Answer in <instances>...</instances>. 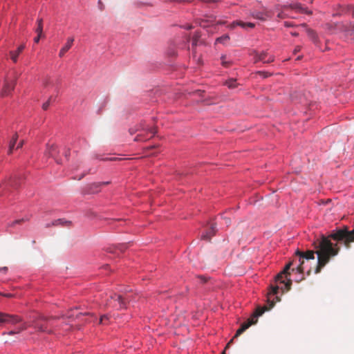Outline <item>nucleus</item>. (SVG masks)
Wrapping results in <instances>:
<instances>
[{
	"label": "nucleus",
	"mask_w": 354,
	"mask_h": 354,
	"mask_svg": "<svg viewBox=\"0 0 354 354\" xmlns=\"http://www.w3.org/2000/svg\"><path fill=\"white\" fill-rule=\"evenodd\" d=\"M354 242V229L349 230L346 225L332 230L327 236L322 235L321 238L315 243L317 250H308L306 252L297 250L295 254L299 257V264L297 267L299 272H304V259H314L315 253L317 255V264L315 270L316 274L329 262L330 259L338 254L340 245L346 248H351V243Z\"/></svg>",
	"instance_id": "nucleus-1"
},
{
	"label": "nucleus",
	"mask_w": 354,
	"mask_h": 354,
	"mask_svg": "<svg viewBox=\"0 0 354 354\" xmlns=\"http://www.w3.org/2000/svg\"><path fill=\"white\" fill-rule=\"evenodd\" d=\"M278 291L279 286H270V291L268 293L267 296L268 306H264L263 307L259 306L256 309L255 313L248 320V322H244L241 324V327L237 330L234 337L227 344L225 349L229 348L230 344L233 342L234 338H236L239 335H241L251 325L256 324L257 322L258 317L261 316L265 311L269 310L270 309L273 308L275 303L280 301L279 297L276 295L278 293Z\"/></svg>",
	"instance_id": "nucleus-2"
},
{
	"label": "nucleus",
	"mask_w": 354,
	"mask_h": 354,
	"mask_svg": "<svg viewBox=\"0 0 354 354\" xmlns=\"http://www.w3.org/2000/svg\"><path fill=\"white\" fill-rule=\"evenodd\" d=\"M129 131L131 134L139 132L134 139L135 141H144L152 138L156 134V129L155 127H149L143 122L130 129Z\"/></svg>",
	"instance_id": "nucleus-3"
},
{
	"label": "nucleus",
	"mask_w": 354,
	"mask_h": 354,
	"mask_svg": "<svg viewBox=\"0 0 354 354\" xmlns=\"http://www.w3.org/2000/svg\"><path fill=\"white\" fill-rule=\"evenodd\" d=\"M127 299V297H122V295L112 293L109 296L105 306L116 310L127 308L125 299Z\"/></svg>",
	"instance_id": "nucleus-4"
},
{
	"label": "nucleus",
	"mask_w": 354,
	"mask_h": 354,
	"mask_svg": "<svg viewBox=\"0 0 354 354\" xmlns=\"http://www.w3.org/2000/svg\"><path fill=\"white\" fill-rule=\"evenodd\" d=\"M19 186V180L17 177H11L0 184V196L3 195L11 188L16 189Z\"/></svg>",
	"instance_id": "nucleus-5"
},
{
	"label": "nucleus",
	"mask_w": 354,
	"mask_h": 354,
	"mask_svg": "<svg viewBox=\"0 0 354 354\" xmlns=\"http://www.w3.org/2000/svg\"><path fill=\"white\" fill-rule=\"evenodd\" d=\"M16 85V80H10L8 77L5 78L3 88L1 91L0 95L1 97L8 96L14 90Z\"/></svg>",
	"instance_id": "nucleus-6"
},
{
	"label": "nucleus",
	"mask_w": 354,
	"mask_h": 354,
	"mask_svg": "<svg viewBox=\"0 0 354 354\" xmlns=\"http://www.w3.org/2000/svg\"><path fill=\"white\" fill-rule=\"evenodd\" d=\"M274 13L272 10L263 9L262 11H252L251 15L253 18L264 21L268 19H271Z\"/></svg>",
	"instance_id": "nucleus-7"
},
{
	"label": "nucleus",
	"mask_w": 354,
	"mask_h": 354,
	"mask_svg": "<svg viewBox=\"0 0 354 354\" xmlns=\"http://www.w3.org/2000/svg\"><path fill=\"white\" fill-rule=\"evenodd\" d=\"M21 321L17 316L0 313V325L3 324H16Z\"/></svg>",
	"instance_id": "nucleus-8"
},
{
	"label": "nucleus",
	"mask_w": 354,
	"mask_h": 354,
	"mask_svg": "<svg viewBox=\"0 0 354 354\" xmlns=\"http://www.w3.org/2000/svg\"><path fill=\"white\" fill-rule=\"evenodd\" d=\"M274 56L268 55L267 52H262L261 53H255V62L271 63L274 61Z\"/></svg>",
	"instance_id": "nucleus-9"
},
{
	"label": "nucleus",
	"mask_w": 354,
	"mask_h": 354,
	"mask_svg": "<svg viewBox=\"0 0 354 354\" xmlns=\"http://www.w3.org/2000/svg\"><path fill=\"white\" fill-rule=\"evenodd\" d=\"M288 8L295 10L296 12H298L306 13L308 15L312 14V12L310 10H308L306 8H304L301 3L290 4L288 7H286V9Z\"/></svg>",
	"instance_id": "nucleus-10"
},
{
	"label": "nucleus",
	"mask_w": 354,
	"mask_h": 354,
	"mask_svg": "<svg viewBox=\"0 0 354 354\" xmlns=\"http://www.w3.org/2000/svg\"><path fill=\"white\" fill-rule=\"evenodd\" d=\"M73 41H74L73 37H68L67 39V42L61 48V50L59 53V56L60 57H62L65 55V53L71 48V46H73Z\"/></svg>",
	"instance_id": "nucleus-11"
},
{
	"label": "nucleus",
	"mask_w": 354,
	"mask_h": 354,
	"mask_svg": "<svg viewBox=\"0 0 354 354\" xmlns=\"http://www.w3.org/2000/svg\"><path fill=\"white\" fill-rule=\"evenodd\" d=\"M216 231V225L212 224L210 227V229L207 232L202 234L201 239L203 240L209 241L211 238L215 234Z\"/></svg>",
	"instance_id": "nucleus-12"
},
{
	"label": "nucleus",
	"mask_w": 354,
	"mask_h": 354,
	"mask_svg": "<svg viewBox=\"0 0 354 354\" xmlns=\"http://www.w3.org/2000/svg\"><path fill=\"white\" fill-rule=\"evenodd\" d=\"M71 224V222L69 221H65L64 219H57L52 222L51 223H47L46 225V227H50L51 226H56V225H63V226H69Z\"/></svg>",
	"instance_id": "nucleus-13"
},
{
	"label": "nucleus",
	"mask_w": 354,
	"mask_h": 354,
	"mask_svg": "<svg viewBox=\"0 0 354 354\" xmlns=\"http://www.w3.org/2000/svg\"><path fill=\"white\" fill-rule=\"evenodd\" d=\"M25 45L22 44L18 47L17 50L10 52V58L14 62H17L19 55L23 51Z\"/></svg>",
	"instance_id": "nucleus-14"
},
{
	"label": "nucleus",
	"mask_w": 354,
	"mask_h": 354,
	"mask_svg": "<svg viewBox=\"0 0 354 354\" xmlns=\"http://www.w3.org/2000/svg\"><path fill=\"white\" fill-rule=\"evenodd\" d=\"M18 140V134L15 133L11 140L9 142V146H8V154L10 155L12 153L13 150L15 149V145L17 143V141Z\"/></svg>",
	"instance_id": "nucleus-15"
},
{
	"label": "nucleus",
	"mask_w": 354,
	"mask_h": 354,
	"mask_svg": "<svg viewBox=\"0 0 354 354\" xmlns=\"http://www.w3.org/2000/svg\"><path fill=\"white\" fill-rule=\"evenodd\" d=\"M225 85L229 88H235L237 87L238 84L236 83V80L234 79H230L225 82Z\"/></svg>",
	"instance_id": "nucleus-16"
},
{
	"label": "nucleus",
	"mask_w": 354,
	"mask_h": 354,
	"mask_svg": "<svg viewBox=\"0 0 354 354\" xmlns=\"http://www.w3.org/2000/svg\"><path fill=\"white\" fill-rule=\"evenodd\" d=\"M27 328L26 324H23L21 326L18 327L16 330H12L8 332L9 335H13L20 333L21 331Z\"/></svg>",
	"instance_id": "nucleus-17"
},
{
	"label": "nucleus",
	"mask_w": 354,
	"mask_h": 354,
	"mask_svg": "<svg viewBox=\"0 0 354 354\" xmlns=\"http://www.w3.org/2000/svg\"><path fill=\"white\" fill-rule=\"evenodd\" d=\"M201 38V34L199 32H196L192 37V47H195L198 45V42L199 39Z\"/></svg>",
	"instance_id": "nucleus-18"
},
{
	"label": "nucleus",
	"mask_w": 354,
	"mask_h": 354,
	"mask_svg": "<svg viewBox=\"0 0 354 354\" xmlns=\"http://www.w3.org/2000/svg\"><path fill=\"white\" fill-rule=\"evenodd\" d=\"M56 151V147L54 145L48 146L46 155L48 156H53L54 151Z\"/></svg>",
	"instance_id": "nucleus-19"
},
{
	"label": "nucleus",
	"mask_w": 354,
	"mask_h": 354,
	"mask_svg": "<svg viewBox=\"0 0 354 354\" xmlns=\"http://www.w3.org/2000/svg\"><path fill=\"white\" fill-rule=\"evenodd\" d=\"M109 316L108 315H104L100 317L99 320L100 324H108L109 322Z\"/></svg>",
	"instance_id": "nucleus-20"
},
{
	"label": "nucleus",
	"mask_w": 354,
	"mask_h": 354,
	"mask_svg": "<svg viewBox=\"0 0 354 354\" xmlns=\"http://www.w3.org/2000/svg\"><path fill=\"white\" fill-rule=\"evenodd\" d=\"M35 328L36 329H37L39 331H40V332H46V331H47L46 326L44 324H41V323H39V322H37L35 324Z\"/></svg>",
	"instance_id": "nucleus-21"
},
{
	"label": "nucleus",
	"mask_w": 354,
	"mask_h": 354,
	"mask_svg": "<svg viewBox=\"0 0 354 354\" xmlns=\"http://www.w3.org/2000/svg\"><path fill=\"white\" fill-rule=\"evenodd\" d=\"M222 65L226 68L229 67L232 64V62L230 60H227V57L225 55H223L221 57Z\"/></svg>",
	"instance_id": "nucleus-22"
},
{
	"label": "nucleus",
	"mask_w": 354,
	"mask_h": 354,
	"mask_svg": "<svg viewBox=\"0 0 354 354\" xmlns=\"http://www.w3.org/2000/svg\"><path fill=\"white\" fill-rule=\"evenodd\" d=\"M245 22H243L241 21H234L233 22L231 25H230V28H234L236 26H241L242 28H246V25H245Z\"/></svg>",
	"instance_id": "nucleus-23"
},
{
	"label": "nucleus",
	"mask_w": 354,
	"mask_h": 354,
	"mask_svg": "<svg viewBox=\"0 0 354 354\" xmlns=\"http://www.w3.org/2000/svg\"><path fill=\"white\" fill-rule=\"evenodd\" d=\"M230 39V37L227 35H224L216 39V42L225 43Z\"/></svg>",
	"instance_id": "nucleus-24"
},
{
	"label": "nucleus",
	"mask_w": 354,
	"mask_h": 354,
	"mask_svg": "<svg viewBox=\"0 0 354 354\" xmlns=\"http://www.w3.org/2000/svg\"><path fill=\"white\" fill-rule=\"evenodd\" d=\"M283 275L286 276V274L283 272V271H281V272H279L276 277H275V281H279L280 283H284V281L282 279L283 277Z\"/></svg>",
	"instance_id": "nucleus-25"
},
{
	"label": "nucleus",
	"mask_w": 354,
	"mask_h": 354,
	"mask_svg": "<svg viewBox=\"0 0 354 354\" xmlns=\"http://www.w3.org/2000/svg\"><path fill=\"white\" fill-rule=\"evenodd\" d=\"M37 27L35 29V32H41V28H43V19L41 18V19H38L37 21Z\"/></svg>",
	"instance_id": "nucleus-26"
},
{
	"label": "nucleus",
	"mask_w": 354,
	"mask_h": 354,
	"mask_svg": "<svg viewBox=\"0 0 354 354\" xmlns=\"http://www.w3.org/2000/svg\"><path fill=\"white\" fill-rule=\"evenodd\" d=\"M292 262H290L289 263H288L285 268H283V270H282L283 273L286 274V277H288V275H290V272H289V270L292 266Z\"/></svg>",
	"instance_id": "nucleus-27"
},
{
	"label": "nucleus",
	"mask_w": 354,
	"mask_h": 354,
	"mask_svg": "<svg viewBox=\"0 0 354 354\" xmlns=\"http://www.w3.org/2000/svg\"><path fill=\"white\" fill-rule=\"evenodd\" d=\"M122 296L128 297L127 299H125L126 306H127V304L129 303L132 300V297H133L132 295H131L127 292L124 294L122 295Z\"/></svg>",
	"instance_id": "nucleus-28"
},
{
	"label": "nucleus",
	"mask_w": 354,
	"mask_h": 354,
	"mask_svg": "<svg viewBox=\"0 0 354 354\" xmlns=\"http://www.w3.org/2000/svg\"><path fill=\"white\" fill-rule=\"evenodd\" d=\"M284 283L286 291H289L291 289L292 280L290 279H288L286 283L284 282Z\"/></svg>",
	"instance_id": "nucleus-29"
},
{
	"label": "nucleus",
	"mask_w": 354,
	"mask_h": 354,
	"mask_svg": "<svg viewBox=\"0 0 354 354\" xmlns=\"http://www.w3.org/2000/svg\"><path fill=\"white\" fill-rule=\"evenodd\" d=\"M37 32V36L34 38V41L35 43H39L40 38L42 37L43 28H41L40 32Z\"/></svg>",
	"instance_id": "nucleus-30"
},
{
	"label": "nucleus",
	"mask_w": 354,
	"mask_h": 354,
	"mask_svg": "<svg viewBox=\"0 0 354 354\" xmlns=\"http://www.w3.org/2000/svg\"><path fill=\"white\" fill-rule=\"evenodd\" d=\"M308 36L313 40V41H316L317 39V35L315 34V32L312 30H309L308 31Z\"/></svg>",
	"instance_id": "nucleus-31"
},
{
	"label": "nucleus",
	"mask_w": 354,
	"mask_h": 354,
	"mask_svg": "<svg viewBox=\"0 0 354 354\" xmlns=\"http://www.w3.org/2000/svg\"><path fill=\"white\" fill-rule=\"evenodd\" d=\"M24 221V218H21V219H17V220H15L14 221H12V223H10L8 226L10 227H13L15 226L16 224H21V223H23Z\"/></svg>",
	"instance_id": "nucleus-32"
},
{
	"label": "nucleus",
	"mask_w": 354,
	"mask_h": 354,
	"mask_svg": "<svg viewBox=\"0 0 354 354\" xmlns=\"http://www.w3.org/2000/svg\"><path fill=\"white\" fill-rule=\"evenodd\" d=\"M50 100H51V97H50L48 101H46V102H44L43 104L42 109L44 110H47L48 109V106H50Z\"/></svg>",
	"instance_id": "nucleus-33"
},
{
	"label": "nucleus",
	"mask_w": 354,
	"mask_h": 354,
	"mask_svg": "<svg viewBox=\"0 0 354 354\" xmlns=\"http://www.w3.org/2000/svg\"><path fill=\"white\" fill-rule=\"evenodd\" d=\"M258 74L261 75L263 78H266L269 77L271 74L268 72H263V71H259Z\"/></svg>",
	"instance_id": "nucleus-34"
},
{
	"label": "nucleus",
	"mask_w": 354,
	"mask_h": 354,
	"mask_svg": "<svg viewBox=\"0 0 354 354\" xmlns=\"http://www.w3.org/2000/svg\"><path fill=\"white\" fill-rule=\"evenodd\" d=\"M109 183V182H102V183H94L93 185V187H95L96 188H98L100 187L101 185H108Z\"/></svg>",
	"instance_id": "nucleus-35"
},
{
	"label": "nucleus",
	"mask_w": 354,
	"mask_h": 354,
	"mask_svg": "<svg viewBox=\"0 0 354 354\" xmlns=\"http://www.w3.org/2000/svg\"><path fill=\"white\" fill-rule=\"evenodd\" d=\"M277 17L280 19H283L287 17V15L284 13L283 12H281L277 15Z\"/></svg>",
	"instance_id": "nucleus-36"
},
{
	"label": "nucleus",
	"mask_w": 354,
	"mask_h": 354,
	"mask_svg": "<svg viewBox=\"0 0 354 354\" xmlns=\"http://www.w3.org/2000/svg\"><path fill=\"white\" fill-rule=\"evenodd\" d=\"M24 141L23 140H20L16 147V149L21 148L24 145Z\"/></svg>",
	"instance_id": "nucleus-37"
},
{
	"label": "nucleus",
	"mask_w": 354,
	"mask_h": 354,
	"mask_svg": "<svg viewBox=\"0 0 354 354\" xmlns=\"http://www.w3.org/2000/svg\"><path fill=\"white\" fill-rule=\"evenodd\" d=\"M245 25H246V28H253L255 26V24L253 23H251V22H247L245 24Z\"/></svg>",
	"instance_id": "nucleus-38"
},
{
	"label": "nucleus",
	"mask_w": 354,
	"mask_h": 354,
	"mask_svg": "<svg viewBox=\"0 0 354 354\" xmlns=\"http://www.w3.org/2000/svg\"><path fill=\"white\" fill-rule=\"evenodd\" d=\"M50 84V80L49 78H47L45 82H44V84L45 86H48Z\"/></svg>",
	"instance_id": "nucleus-39"
},
{
	"label": "nucleus",
	"mask_w": 354,
	"mask_h": 354,
	"mask_svg": "<svg viewBox=\"0 0 354 354\" xmlns=\"http://www.w3.org/2000/svg\"><path fill=\"white\" fill-rule=\"evenodd\" d=\"M214 21V17H212V16L209 17L206 20V21H207V22H209V23H212Z\"/></svg>",
	"instance_id": "nucleus-40"
},
{
	"label": "nucleus",
	"mask_w": 354,
	"mask_h": 354,
	"mask_svg": "<svg viewBox=\"0 0 354 354\" xmlns=\"http://www.w3.org/2000/svg\"><path fill=\"white\" fill-rule=\"evenodd\" d=\"M300 50H301V47L300 46H296L295 50H294V53H297L299 52Z\"/></svg>",
	"instance_id": "nucleus-41"
},
{
	"label": "nucleus",
	"mask_w": 354,
	"mask_h": 354,
	"mask_svg": "<svg viewBox=\"0 0 354 354\" xmlns=\"http://www.w3.org/2000/svg\"><path fill=\"white\" fill-rule=\"evenodd\" d=\"M284 26H286V27H290V26H292V24L290 22L286 21L284 23Z\"/></svg>",
	"instance_id": "nucleus-42"
},
{
	"label": "nucleus",
	"mask_w": 354,
	"mask_h": 354,
	"mask_svg": "<svg viewBox=\"0 0 354 354\" xmlns=\"http://www.w3.org/2000/svg\"><path fill=\"white\" fill-rule=\"evenodd\" d=\"M8 270V268L7 267H2V268H0V271L1 272H6Z\"/></svg>",
	"instance_id": "nucleus-43"
},
{
	"label": "nucleus",
	"mask_w": 354,
	"mask_h": 354,
	"mask_svg": "<svg viewBox=\"0 0 354 354\" xmlns=\"http://www.w3.org/2000/svg\"><path fill=\"white\" fill-rule=\"evenodd\" d=\"M224 220L225 221V224H227V225L230 223V218H225Z\"/></svg>",
	"instance_id": "nucleus-44"
},
{
	"label": "nucleus",
	"mask_w": 354,
	"mask_h": 354,
	"mask_svg": "<svg viewBox=\"0 0 354 354\" xmlns=\"http://www.w3.org/2000/svg\"><path fill=\"white\" fill-rule=\"evenodd\" d=\"M199 279H201L203 283H205L207 281V279L204 277H199Z\"/></svg>",
	"instance_id": "nucleus-45"
},
{
	"label": "nucleus",
	"mask_w": 354,
	"mask_h": 354,
	"mask_svg": "<svg viewBox=\"0 0 354 354\" xmlns=\"http://www.w3.org/2000/svg\"><path fill=\"white\" fill-rule=\"evenodd\" d=\"M116 160V158H105V159H103V160Z\"/></svg>",
	"instance_id": "nucleus-46"
},
{
	"label": "nucleus",
	"mask_w": 354,
	"mask_h": 354,
	"mask_svg": "<svg viewBox=\"0 0 354 354\" xmlns=\"http://www.w3.org/2000/svg\"><path fill=\"white\" fill-rule=\"evenodd\" d=\"M205 21H203L201 22V26L204 27V28H205V27H206L207 26H206L205 24H203V23H205Z\"/></svg>",
	"instance_id": "nucleus-47"
},
{
	"label": "nucleus",
	"mask_w": 354,
	"mask_h": 354,
	"mask_svg": "<svg viewBox=\"0 0 354 354\" xmlns=\"http://www.w3.org/2000/svg\"><path fill=\"white\" fill-rule=\"evenodd\" d=\"M291 35H293V36H297L298 35V33L296 32H291Z\"/></svg>",
	"instance_id": "nucleus-48"
},
{
	"label": "nucleus",
	"mask_w": 354,
	"mask_h": 354,
	"mask_svg": "<svg viewBox=\"0 0 354 354\" xmlns=\"http://www.w3.org/2000/svg\"><path fill=\"white\" fill-rule=\"evenodd\" d=\"M5 296L8 297H11L12 295L11 294H7V295H5Z\"/></svg>",
	"instance_id": "nucleus-49"
},
{
	"label": "nucleus",
	"mask_w": 354,
	"mask_h": 354,
	"mask_svg": "<svg viewBox=\"0 0 354 354\" xmlns=\"http://www.w3.org/2000/svg\"><path fill=\"white\" fill-rule=\"evenodd\" d=\"M351 8L353 10V15H354V6H352Z\"/></svg>",
	"instance_id": "nucleus-50"
},
{
	"label": "nucleus",
	"mask_w": 354,
	"mask_h": 354,
	"mask_svg": "<svg viewBox=\"0 0 354 354\" xmlns=\"http://www.w3.org/2000/svg\"><path fill=\"white\" fill-rule=\"evenodd\" d=\"M310 270H308V274L309 275V274H310Z\"/></svg>",
	"instance_id": "nucleus-51"
},
{
	"label": "nucleus",
	"mask_w": 354,
	"mask_h": 354,
	"mask_svg": "<svg viewBox=\"0 0 354 354\" xmlns=\"http://www.w3.org/2000/svg\"><path fill=\"white\" fill-rule=\"evenodd\" d=\"M222 354H225V351H223Z\"/></svg>",
	"instance_id": "nucleus-52"
}]
</instances>
